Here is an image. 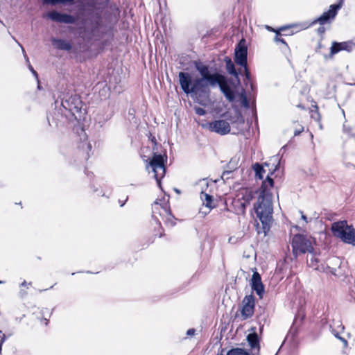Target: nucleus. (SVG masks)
<instances>
[{"mask_svg":"<svg viewBox=\"0 0 355 355\" xmlns=\"http://www.w3.org/2000/svg\"><path fill=\"white\" fill-rule=\"evenodd\" d=\"M196 68L200 74V77L193 79L191 73L188 72H180L178 74L180 87L185 94H190L197 103L201 104L200 98L209 96V87H214L218 85L220 91L230 102L234 101V92L228 85L225 76L219 73H211L209 67L202 63L196 64Z\"/></svg>","mask_w":355,"mask_h":355,"instance_id":"1","label":"nucleus"},{"mask_svg":"<svg viewBox=\"0 0 355 355\" xmlns=\"http://www.w3.org/2000/svg\"><path fill=\"white\" fill-rule=\"evenodd\" d=\"M273 180L267 175L266 180L262 182L260 195L254 205L257 217L262 223L263 232L265 234L269 230L272 221L273 208L270 189L273 187Z\"/></svg>","mask_w":355,"mask_h":355,"instance_id":"2","label":"nucleus"},{"mask_svg":"<svg viewBox=\"0 0 355 355\" xmlns=\"http://www.w3.org/2000/svg\"><path fill=\"white\" fill-rule=\"evenodd\" d=\"M331 229L335 236L340 238L345 243L355 245V230L348 225L347 221L334 223Z\"/></svg>","mask_w":355,"mask_h":355,"instance_id":"3","label":"nucleus"},{"mask_svg":"<svg viewBox=\"0 0 355 355\" xmlns=\"http://www.w3.org/2000/svg\"><path fill=\"white\" fill-rule=\"evenodd\" d=\"M315 239L311 236L296 234L292 241L293 252L295 256L299 254L312 253L314 251Z\"/></svg>","mask_w":355,"mask_h":355,"instance_id":"4","label":"nucleus"},{"mask_svg":"<svg viewBox=\"0 0 355 355\" xmlns=\"http://www.w3.org/2000/svg\"><path fill=\"white\" fill-rule=\"evenodd\" d=\"M153 217L157 218L159 216L166 225L173 227L175 225V218L171 214L169 206L166 202L161 204L155 201L152 205Z\"/></svg>","mask_w":355,"mask_h":355,"instance_id":"5","label":"nucleus"},{"mask_svg":"<svg viewBox=\"0 0 355 355\" xmlns=\"http://www.w3.org/2000/svg\"><path fill=\"white\" fill-rule=\"evenodd\" d=\"M62 105L65 110H69L76 119H81L83 103L78 95H71L62 100Z\"/></svg>","mask_w":355,"mask_h":355,"instance_id":"6","label":"nucleus"},{"mask_svg":"<svg viewBox=\"0 0 355 355\" xmlns=\"http://www.w3.org/2000/svg\"><path fill=\"white\" fill-rule=\"evenodd\" d=\"M150 167L152 172L154 173V178L157 181V185L160 187V180L165 175L166 168L164 163V157L161 155L155 154L146 166L148 168Z\"/></svg>","mask_w":355,"mask_h":355,"instance_id":"7","label":"nucleus"},{"mask_svg":"<svg viewBox=\"0 0 355 355\" xmlns=\"http://www.w3.org/2000/svg\"><path fill=\"white\" fill-rule=\"evenodd\" d=\"M247 55L248 49L245 45V40L242 39L235 49V62L237 64L245 68L246 76L248 78L249 72L247 71Z\"/></svg>","mask_w":355,"mask_h":355,"instance_id":"8","label":"nucleus"},{"mask_svg":"<svg viewBox=\"0 0 355 355\" xmlns=\"http://www.w3.org/2000/svg\"><path fill=\"white\" fill-rule=\"evenodd\" d=\"M341 264L342 261L338 257H334L327 259L326 266L322 265V269L323 272L327 274L340 276L342 275L340 271Z\"/></svg>","mask_w":355,"mask_h":355,"instance_id":"9","label":"nucleus"},{"mask_svg":"<svg viewBox=\"0 0 355 355\" xmlns=\"http://www.w3.org/2000/svg\"><path fill=\"white\" fill-rule=\"evenodd\" d=\"M206 127L211 131L215 132L221 135H226L230 131V123L225 120H216L206 125Z\"/></svg>","mask_w":355,"mask_h":355,"instance_id":"10","label":"nucleus"},{"mask_svg":"<svg viewBox=\"0 0 355 355\" xmlns=\"http://www.w3.org/2000/svg\"><path fill=\"white\" fill-rule=\"evenodd\" d=\"M241 316L243 320L252 316L254 311V297L252 295H246L243 300Z\"/></svg>","mask_w":355,"mask_h":355,"instance_id":"11","label":"nucleus"},{"mask_svg":"<svg viewBox=\"0 0 355 355\" xmlns=\"http://www.w3.org/2000/svg\"><path fill=\"white\" fill-rule=\"evenodd\" d=\"M354 49L355 42L354 40H349L343 42H334L331 47L330 54L331 55H334L340 51H346L350 52Z\"/></svg>","mask_w":355,"mask_h":355,"instance_id":"12","label":"nucleus"},{"mask_svg":"<svg viewBox=\"0 0 355 355\" xmlns=\"http://www.w3.org/2000/svg\"><path fill=\"white\" fill-rule=\"evenodd\" d=\"M48 17L54 21L64 23V24H75L76 19L75 17L68 15L60 13L57 11H51L49 12Z\"/></svg>","mask_w":355,"mask_h":355,"instance_id":"13","label":"nucleus"},{"mask_svg":"<svg viewBox=\"0 0 355 355\" xmlns=\"http://www.w3.org/2000/svg\"><path fill=\"white\" fill-rule=\"evenodd\" d=\"M342 7V1L338 4H333L330 6L329 10L324 12L318 19L319 24L323 25L326 24L329 19H334L337 15L338 10Z\"/></svg>","mask_w":355,"mask_h":355,"instance_id":"14","label":"nucleus"},{"mask_svg":"<svg viewBox=\"0 0 355 355\" xmlns=\"http://www.w3.org/2000/svg\"><path fill=\"white\" fill-rule=\"evenodd\" d=\"M250 284L252 289L256 292L260 298H262L264 293V286L261 282V275L258 272H254Z\"/></svg>","mask_w":355,"mask_h":355,"instance_id":"15","label":"nucleus"},{"mask_svg":"<svg viewBox=\"0 0 355 355\" xmlns=\"http://www.w3.org/2000/svg\"><path fill=\"white\" fill-rule=\"evenodd\" d=\"M52 44L58 49L70 51L72 49L71 42L62 39L52 38Z\"/></svg>","mask_w":355,"mask_h":355,"instance_id":"16","label":"nucleus"},{"mask_svg":"<svg viewBox=\"0 0 355 355\" xmlns=\"http://www.w3.org/2000/svg\"><path fill=\"white\" fill-rule=\"evenodd\" d=\"M200 198L202 201L203 205L209 208V209H211L212 208L215 207V205L213 204V197L211 195H209L204 191H201L200 193Z\"/></svg>","mask_w":355,"mask_h":355,"instance_id":"17","label":"nucleus"},{"mask_svg":"<svg viewBox=\"0 0 355 355\" xmlns=\"http://www.w3.org/2000/svg\"><path fill=\"white\" fill-rule=\"evenodd\" d=\"M248 342L252 349L259 350L258 336L256 333L250 334L247 336Z\"/></svg>","mask_w":355,"mask_h":355,"instance_id":"18","label":"nucleus"},{"mask_svg":"<svg viewBox=\"0 0 355 355\" xmlns=\"http://www.w3.org/2000/svg\"><path fill=\"white\" fill-rule=\"evenodd\" d=\"M309 254H310L309 258H308V259H307V264H308V266L309 267L313 268L315 270H322V266H320L318 265V259L315 257V256L313 254V252L309 253Z\"/></svg>","mask_w":355,"mask_h":355,"instance_id":"19","label":"nucleus"},{"mask_svg":"<svg viewBox=\"0 0 355 355\" xmlns=\"http://www.w3.org/2000/svg\"><path fill=\"white\" fill-rule=\"evenodd\" d=\"M225 62L226 64V69L227 71V72L232 75V76H237V72H236V70L234 67V63L232 62V60L228 58V57H225Z\"/></svg>","mask_w":355,"mask_h":355,"instance_id":"20","label":"nucleus"},{"mask_svg":"<svg viewBox=\"0 0 355 355\" xmlns=\"http://www.w3.org/2000/svg\"><path fill=\"white\" fill-rule=\"evenodd\" d=\"M253 169L255 172L256 177L260 180H262L263 178V174L266 173L265 169L263 168L261 165L258 163H256L253 166Z\"/></svg>","mask_w":355,"mask_h":355,"instance_id":"21","label":"nucleus"},{"mask_svg":"<svg viewBox=\"0 0 355 355\" xmlns=\"http://www.w3.org/2000/svg\"><path fill=\"white\" fill-rule=\"evenodd\" d=\"M227 355H249V354L241 348H234L228 351Z\"/></svg>","mask_w":355,"mask_h":355,"instance_id":"22","label":"nucleus"},{"mask_svg":"<svg viewBox=\"0 0 355 355\" xmlns=\"http://www.w3.org/2000/svg\"><path fill=\"white\" fill-rule=\"evenodd\" d=\"M313 109L311 110V117L317 121H320V114L318 112V107L316 105H313Z\"/></svg>","mask_w":355,"mask_h":355,"instance_id":"23","label":"nucleus"},{"mask_svg":"<svg viewBox=\"0 0 355 355\" xmlns=\"http://www.w3.org/2000/svg\"><path fill=\"white\" fill-rule=\"evenodd\" d=\"M19 46H21V48L22 49V51H23V53H24V55L25 57V59H26V62L28 63V69H30V71H31L33 75L35 77V78L37 79V82H39L37 73L36 72V71L34 70V69L33 68V67L30 64L29 60H28V57L26 55L24 49L20 44H19Z\"/></svg>","mask_w":355,"mask_h":355,"instance_id":"24","label":"nucleus"},{"mask_svg":"<svg viewBox=\"0 0 355 355\" xmlns=\"http://www.w3.org/2000/svg\"><path fill=\"white\" fill-rule=\"evenodd\" d=\"M75 0H44V2L46 3H50L51 5H55L58 3H69L71 4L73 3Z\"/></svg>","mask_w":355,"mask_h":355,"instance_id":"25","label":"nucleus"},{"mask_svg":"<svg viewBox=\"0 0 355 355\" xmlns=\"http://www.w3.org/2000/svg\"><path fill=\"white\" fill-rule=\"evenodd\" d=\"M241 104L242 105L245 107V108H249L250 107V103H249V101L248 99L247 98L246 96L245 95V94L242 93L241 94Z\"/></svg>","mask_w":355,"mask_h":355,"instance_id":"26","label":"nucleus"},{"mask_svg":"<svg viewBox=\"0 0 355 355\" xmlns=\"http://www.w3.org/2000/svg\"><path fill=\"white\" fill-rule=\"evenodd\" d=\"M194 110L195 112L199 116H203L206 114V111L203 108L196 107Z\"/></svg>","mask_w":355,"mask_h":355,"instance_id":"27","label":"nucleus"},{"mask_svg":"<svg viewBox=\"0 0 355 355\" xmlns=\"http://www.w3.org/2000/svg\"><path fill=\"white\" fill-rule=\"evenodd\" d=\"M304 128L303 126L300 125L299 128H296L294 131L295 136L299 135L302 132H303Z\"/></svg>","mask_w":355,"mask_h":355,"instance_id":"28","label":"nucleus"},{"mask_svg":"<svg viewBox=\"0 0 355 355\" xmlns=\"http://www.w3.org/2000/svg\"><path fill=\"white\" fill-rule=\"evenodd\" d=\"M275 40L277 42H282V43H283V44H286V43L285 42V41L284 40V39H282V38H281V37H278L277 35L275 37Z\"/></svg>","mask_w":355,"mask_h":355,"instance_id":"29","label":"nucleus"},{"mask_svg":"<svg viewBox=\"0 0 355 355\" xmlns=\"http://www.w3.org/2000/svg\"><path fill=\"white\" fill-rule=\"evenodd\" d=\"M85 146H86V148L87 150H91L92 149V145L90 143H85V144H83V146H82V148H85Z\"/></svg>","mask_w":355,"mask_h":355,"instance_id":"30","label":"nucleus"},{"mask_svg":"<svg viewBox=\"0 0 355 355\" xmlns=\"http://www.w3.org/2000/svg\"><path fill=\"white\" fill-rule=\"evenodd\" d=\"M195 329H189L187 331V336H193L195 334Z\"/></svg>","mask_w":355,"mask_h":355,"instance_id":"31","label":"nucleus"},{"mask_svg":"<svg viewBox=\"0 0 355 355\" xmlns=\"http://www.w3.org/2000/svg\"><path fill=\"white\" fill-rule=\"evenodd\" d=\"M300 214H301V218H302V219L303 220H304V222H305L306 223H308V220H307L306 216L305 215H304V214H303L302 211H300Z\"/></svg>","mask_w":355,"mask_h":355,"instance_id":"32","label":"nucleus"},{"mask_svg":"<svg viewBox=\"0 0 355 355\" xmlns=\"http://www.w3.org/2000/svg\"><path fill=\"white\" fill-rule=\"evenodd\" d=\"M245 206H246L245 202H241V212H242V213H244V212H245Z\"/></svg>","mask_w":355,"mask_h":355,"instance_id":"33","label":"nucleus"},{"mask_svg":"<svg viewBox=\"0 0 355 355\" xmlns=\"http://www.w3.org/2000/svg\"><path fill=\"white\" fill-rule=\"evenodd\" d=\"M201 183L203 184H205L206 186L208 185L207 181L205 180H203L202 181H201Z\"/></svg>","mask_w":355,"mask_h":355,"instance_id":"34","label":"nucleus"},{"mask_svg":"<svg viewBox=\"0 0 355 355\" xmlns=\"http://www.w3.org/2000/svg\"><path fill=\"white\" fill-rule=\"evenodd\" d=\"M26 284H27V283H26V281H24V282L21 283V286H26Z\"/></svg>","mask_w":355,"mask_h":355,"instance_id":"35","label":"nucleus"},{"mask_svg":"<svg viewBox=\"0 0 355 355\" xmlns=\"http://www.w3.org/2000/svg\"><path fill=\"white\" fill-rule=\"evenodd\" d=\"M278 160V158L277 157H274V161L275 162H277Z\"/></svg>","mask_w":355,"mask_h":355,"instance_id":"36","label":"nucleus"},{"mask_svg":"<svg viewBox=\"0 0 355 355\" xmlns=\"http://www.w3.org/2000/svg\"><path fill=\"white\" fill-rule=\"evenodd\" d=\"M124 205V202L121 204V207H123Z\"/></svg>","mask_w":355,"mask_h":355,"instance_id":"37","label":"nucleus"},{"mask_svg":"<svg viewBox=\"0 0 355 355\" xmlns=\"http://www.w3.org/2000/svg\"><path fill=\"white\" fill-rule=\"evenodd\" d=\"M343 342H344L345 343H347V340H345V339H343Z\"/></svg>","mask_w":355,"mask_h":355,"instance_id":"38","label":"nucleus"},{"mask_svg":"<svg viewBox=\"0 0 355 355\" xmlns=\"http://www.w3.org/2000/svg\"><path fill=\"white\" fill-rule=\"evenodd\" d=\"M2 283H3V282H2V281H0V284H2Z\"/></svg>","mask_w":355,"mask_h":355,"instance_id":"39","label":"nucleus"},{"mask_svg":"<svg viewBox=\"0 0 355 355\" xmlns=\"http://www.w3.org/2000/svg\"><path fill=\"white\" fill-rule=\"evenodd\" d=\"M354 85H355V83H354Z\"/></svg>","mask_w":355,"mask_h":355,"instance_id":"40","label":"nucleus"}]
</instances>
